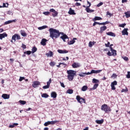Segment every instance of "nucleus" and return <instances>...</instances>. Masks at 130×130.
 <instances>
[{"mask_svg": "<svg viewBox=\"0 0 130 130\" xmlns=\"http://www.w3.org/2000/svg\"><path fill=\"white\" fill-rule=\"evenodd\" d=\"M50 33V37L52 38V39H56V38H58L59 37V30L51 28L49 29Z\"/></svg>", "mask_w": 130, "mask_h": 130, "instance_id": "nucleus-1", "label": "nucleus"}, {"mask_svg": "<svg viewBox=\"0 0 130 130\" xmlns=\"http://www.w3.org/2000/svg\"><path fill=\"white\" fill-rule=\"evenodd\" d=\"M68 79L69 81H72L74 80V78H75V76L77 74V71H75L74 70H70L67 71Z\"/></svg>", "mask_w": 130, "mask_h": 130, "instance_id": "nucleus-2", "label": "nucleus"}, {"mask_svg": "<svg viewBox=\"0 0 130 130\" xmlns=\"http://www.w3.org/2000/svg\"><path fill=\"white\" fill-rule=\"evenodd\" d=\"M101 110L105 111V112L107 113V112L111 111V108H110V107L108 106L107 104H104L101 107Z\"/></svg>", "mask_w": 130, "mask_h": 130, "instance_id": "nucleus-3", "label": "nucleus"}, {"mask_svg": "<svg viewBox=\"0 0 130 130\" xmlns=\"http://www.w3.org/2000/svg\"><path fill=\"white\" fill-rule=\"evenodd\" d=\"M20 39H21L20 35L15 34L12 36L11 42L12 43L13 42H16V40H20Z\"/></svg>", "mask_w": 130, "mask_h": 130, "instance_id": "nucleus-4", "label": "nucleus"}, {"mask_svg": "<svg viewBox=\"0 0 130 130\" xmlns=\"http://www.w3.org/2000/svg\"><path fill=\"white\" fill-rule=\"evenodd\" d=\"M76 100H77L78 103H80V104H83V103H86V100H85V99H83L80 95L76 96Z\"/></svg>", "mask_w": 130, "mask_h": 130, "instance_id": "nucleus-5", "label": "nucleus"}, {"mask_svg": "<svg viewBox=\"0 0 130 130\" xmlns=\"http://www.w3.org/2000/svg\"><path fill=\"white\" fill-rule=\"evenodd\" d=\"M56 122H59V121H48L47 122H45L44 125H45V126H48V125H49V124H55Z\"/></svg>", "mask_w": 130, "mask_h": 130, "instance_id": "nucleus-6", "label": "nucleus"}, {"mask_svg": "<svg viewBox=\"0 0 130 130\" xmlns=\"http://www.w3.org/2000/svg\"><path fill=\"white\" fill-rule=\"evenodd\" d=\"M102 72V70H92L90 72H87V75H92V74H99V73H101Z\"/></svg>", "mask_w": 130, "mask_h": 130, "instance_id": "nucleus-7", "label": "nucleus"}, {"mask_svg": "<svg viewBox=\"0 0 130 130\" xmlns=\"http://www.w3.org/2000/svg\"><path fill=\"white\" fill-rule=\"evenodd\" d=\"M39 85H40V82L39 81H36L33 82L32 86L34 88H37V86H39Z\"/></svg>", "mask_w": 130, "mask_h": 130, "instance_id": "nucleus-8", "label": "nucleus"}, {"mask_svg": "<svg viewBox=\"0 0 130 130\" xmlns=\"http://www.w3.org/2000/svg\"><path fill=\"white\" fill-rule=\"evenodd\" d=\"M15 22H17V19L8 20L4 23V25H8V24H11V23H15Z\"/></svg>", "mask_w": 130, "mask_h": 130, "instance_id": "nucleus-9", "label": "nucleus"}, {"mask_svg": "<svg viewBox=\"0 0 130 130\" xmlns=\"http://www.w3.org/2000/svg\"><path fill=\"white\" fill-rule=\"evenodd\" d=\"M110 50L112 52V54L113 55V56H116V50L115 49H113V48H112V47H110Z\"/></svg>", "mask_w": 130, "mask_h": 130, "instance_id": "nucleus-10", "label": "nucleus"}, {"mask_svg": "<svg viewBox=\"0 0 130 130\" xmlns=\"http://www.w3.org/2000/svg\"><path fill=\"white\" fill-rule=\"evenodd\" d=\"M76 40H77V38H74L72 40L70 41V42H68V44L69 45H72L76 42Z\"/></svg>", "mask_w": 130, "mask_h": 130, "instance_id": "nucleus-11", "label": "nucleus"}, {"mask_svg": "<svg viewBox=\"0 0 130 130\" xmlns=\"http://www.w3.org/2000/svg\"><path fill=\"white\" fill-rule=\"evenodd\" d=\"M61 39L63 41V42H66V39H69V37L67 35H64L60 37Z\"/></svg>", "mask_w": 130, "mask_h": 130, "instance_id": "nucleus-12", "label": "nucleus"}, {"mask_svg": "<svg viewBox=\"0 0 130 130\" xmlns=\"http://www.w3.org/2000/svg\"><path fill=\"white\" fill-rule=\"evenodd\" d=\"M51 97L52 98H53L54 99H55V98L57 97V94H56V92H55V91H53L51 93Z\"/></svg>", "mask_w": 130, "mask_h": 130, "instance_id": "nucleus-13", "label": "nucleus"}, {"mask_svg": "<svg viewBox=\"0 0 130 130\" xmlns=\"http://www.w3.org/2000/svg\"><path fill=\"white\" fill-rule=\"evenodd\" d=\"M3 99H10V94L4 93L2 96Z\"/></svg>", "mask_w": 130, "mask_h": 130, "instance_id": "nucleus-14", "label": "nucleus"}, {"mask_svg": "<svg viewBox=\"0 0 130 130\" xmlns=\"http://www.w3.org/2000/svg\"><path fill=\"white\" fill-rule=\"evenodd\" d=\"M106 29H107V27L105 25L101 27L100 33H103V31H105V30H106Z\"/></svg>", "mask_w": 130, "mask_h": 130, "instance_id": "nucleus-15", "label": "nucleus"}, {"mask_svg": "<svg viewBox=\"0 0 130 130\" xmlns=\"http://www.w3.org/2000/svg\"><path fill=\"white\" fill-rule=\"evenodd\" d=\"M47 41V40H46V39H42L41 42V45H43V46H45V45H46Z\"/></svg>", "mask_w": 130, "mask_h": 130, "instance_id": "nucleus-16", "label": "nucleus"}, {"mask_svg": "<svg viewBox=\"0 0 130 130\" xmlns=\"http://www.w3.org/2000/svg\"><path fill=\"white\" fill-rule=\"evenodd\" d=\"M128 28H124V29L122 31V35H128V32H127Z\"/></svg>", "mask_w": 130, "mask_h": 130, "instance_id": "nucleus-17", "label": "nucleus"}, {"mask_svg": "<svg viewBox=\"0 0 130 130\" xmlns=\"http://www.w3.org/2000/svg\"><path fill=\"white\" fill-rule=\"evenodd\" d=\"M68 14H69V15H76V13H75V10H73L72 8H70Z\"/></svg>", "mask_w": 130, "mask_h": 130, "instance_id": "nucleus-18", "label": "nucleus"}, {"mask_svg": "<svg viewBox=\"0 0 130 130\" xmlns=\"http://www.w3.org/2000/svg\"><path fill=\"white\" fill-rule=\"evenodd\" d=\"M8 34H7L6 32H4L3 34H0V39L2 40L3 38H5V37H7Z\"/></svg>", "mask_w": 130, "mask_h": 130, "instance_id": "nucleus-19", "label": "nucleus"}, {"mask_svg": "<svg viewBox=\"0 0 130 130\" xmlns=\"http://www.w3.org/2000/svg\"><path fill=\"white\" fill-rule=\"evenodd\" d=\"M57 51L58 53H61V54L68 53V52H69L67 50H62L58 49Z\"/></svg>", "mask_w": 130, "mask_h": 130, "instance_id": "nucleus-20", "label": "nucleus"}, {"mask_svg": "<svg viewBox=\"0 0 130 130\" xmlns=\"http://www.w3.org/2000/svg\"><path fill=\"white\" fill-rule=\"evenodd\" d=\"M72 67H73V68H74V69H77V68H79L80 63L74 62L72 64Z\"/></svg>", "mask_w": 130, "mask_h": 130, "instance_id": "nucleus-21", "label": "nucleus"}, {"mask_svg": "<svg viewBox=\"0 0 130 130\" xmlns=\"http://www.w3.org/2000/svg\"><path fill=\"white\" fill-rule=\"evenodd\" d=\"M100 20H102V18L98 16H95V17L92 19L93 22H95V21H100Z\"/></svg>", "mask_w": 130, "mask_h": 130, "instance_id": "nucleus-22", "label": "nucleus"}, {"mask_svg": "<svg viewBox=\"0 0 130 130\" xmlns=\"http://www.w3.org/2000/svg\"><path fill=\"white\" fill-rule=\"evenodd\" d=\"M106 35H108V36H112V37H115V34L111 31L106 32Z\"/></svg>", "mask_w": 130, "mask_h": 130, "instance_id": "nucleus-23", "label": "nucleus"}, {"mask_svg": "<svg viewBox=\"0 0 130 130\" xmlns=\"http://www.w3.org/2000/svg\"><path fill=\"white\" fill-rule=\"evenodd\" d=\"M46 55L47 57H51V56H53V52H52V51H50L49 53H47Z\"/></svg>", "mask_w": 130, "mask_h": 130, "instance_id": "nucleus-24", "label": "nucleus"}, {"mask_svg": "<svg viewBox=\"0 0 130 130\" xmlns=\"http://www.w3.org/2000/svg\"><path fill=\"white\" fill-rule=\"evenodd\" d=\"M104 122V120H95V122H96L98 124H102L103 122Z\"/></svg>", "mask_w": 130, "mask_h": 130, "instance_id": "nucleus-25", "label": "nucleus"}, {"mask_svg": "<svg viewBox=\"0 0 130 130\" xmlns=\"http://www.w3.org/2000/svg\"><path fill=\"white\" fill-rule=\"evenodd\" d=\"M82 91L83 92H85V91H87L88 90V86L87 85H84L81 89Z\"/></svg>", "mask_w": 130, "mask_h": 130, "instance_id": "nucleus-26", "label": "nucleus"}, {"mask_svg": "<svg viewBox=\"0 0 130 130\" xmlns=\"http://www.w3.org/2000/svg\"><path fill=\"white\" fill-rule=\"evenodd\" d=\"M20 33L23 37H26V36H27V34H26V32H25L24 30H21Z\"/></svg>", "mask_w": 130, "mask_h": 130, "instance_id": "nucleus-27", "label": "nucleus"}, {"mask_svg": "<svg viewBox=\"0 0 130 130\" xmlns=\"http://www.w3.org/2000/svg\"><path fill=\"white\" fill-rule=\"evenodd\" d=\"M88 73H82L81 74H78V76H79V77H85L86 75H88L89 74H87Z\"/></svg>", "mask_w": 130, "mask_h": 130, "instance_id": "nucleus-28", "label": "nucleus"}, {"mask_svg": "<svg viewBox=\"0 0 130 130\" xmlns=\"http://www.w3.org/2000/svg\"><path fill=\"white\" fill-rule=\"evenodd\" d=\"M47 28V25H43L42 26L39 27L38 29L39 30H43V29H46Z\"/></svg>", "mask_w": 130, "mask_h": 130, "instance_id": "nucleus-29", "label": "nucleus"}, {"mask_svg": "<svg viewBox=\"0 0 130 130\" xmlns=\"http://www.w3.org/2000/svg\"><path fill=\"white\" fill-rule=\"evenodd\" d=\"M37 51V48L36 47H33L31 49V53H35Z\"/></svg>", "mask_w": 130, "mask_h": 130, "instance_id": "nucleus-30", "label": "nucleus"}, {"mask_svg": "<svg viewBox=\"0 0 130 130\" xmlns=\"http://www.w3.org/2000/svg\"><path fill=\"white\" fill-rule=\"evenodd\" d=\"M98 86H99V84H98V83H95V84H94L93 87L91 88V90H95V89H97Z\"/></svg>", "mask_w": 130, "mask_h": 130, "instance_id": "nucleus-31", "label": "nucleus"}, {"mask_svg": "<svg viewBox=\"0 0 130 130\" xmlns=\"http://www.w3.org/2000/svg\"><path fill=\"white\" fill-rule=\"evenodd\" d=\"M126 18H129L130 17V11H127L124 13Z\"/></svg>", "mask_w": 130, "mask_h": 130, "instance_id": "nucleus-32", "label": "nucleus"}, {"mask_svg": "<svg viewBox=\"0 0 130 130\" xmlns=\"http://www.w3.org/2000/svg\"><path fill=\"white\" fill-rule=\"evenodd\" d=\"M42 98H48L49 97V95L47 94V93H43L42 94Z\"/></svg>", "mask_w": 130, "mask_h": 130, "instance_id": "nucleus-33", "label": "nucleus"}, {"mask_svg": "<svg viewBox=\"0 0 130 130\" xmlns=\"http://www.w3.org/2000/svg\"><path fill=\"white\" fill-rule=\"evenodd\" d=\"M95 43V42H89L88 44L89 47H92V46H93V45H94Z\"/></svg>", "mask_w": 130, "mask_h": 130, "instance_id": "nucleus-34", "label": "nucleus"}, {"mask_svg": "<svg viewBox=\"0 0 130 130\" xmlns=\"http://www.w3.org/2000/svg\"><path fill=\"white\" fill-rule=\"evenodd\" d=\"M92 83H93V84H97V83H99V80H98V79L93 78L92 79Z\"/></svg>", "mask_w": 130, "mask_h": 130, "instance_id": "nucleus-35", "label": "nucleus"}, {"mask_svg": "<svg viewBox=\"0 0 130 130\" xmlns=\"http://www.w3.org/2000/svg\"><path fill=\"white\" fill-rule=\"evenodd\" d=\"M58 15V12H57V11L54 12L52 14V17H53L54 18H55V17H57V16Z\"/></svg>", "mask_w": 130, "mask_h": 130, "instance_id": "nucleus-36", "label": "nucleus"}, {"mask_svg": "<svg viewBox=\"0 0 130 130\" xmlns=\"http://www.w3.org/2000/svg\"><path fill=\"white\" fill-rule=\"evenodd\" d=\"M67 93L68 94H73L74 93V90L73 89H68L67 91Z\"/></svg>", "mask_w": 130, "mask_h": 130, "instance_id": "nucleus-37", "label": "nucleus"}, {"mask_svg": "<svg viewBox=\"0 0 130 130\" xmlns=\"http://www.w3.org/2000/svg\"><path fill=\"white\" fill-rule=\"evenodd\" d=\"M51 82H52L51 78H50L49 79V81L48 82H47V85H48L49 87H50V84H51Z\"/></svg>", "mask_w": 130, "mask_h": 130, "instance_id": "nucleus-38", "label": "nucleus"}, {"mask_svg": "<svg viewBox=\"0 0 130 130\" xmlns=\"http://www.w3.org/2000/svg\"><path fill=\"white\" fill-rule=\"evenodd\" d=\"M24 54H27V55H30L31 53H32V52L31 51H27L25 52H24Z\"/></svg>", "mask_w": 130, "mask_h": 130, "instance_id": "nucleus-39", "label": "nucleus"}, {"mask_svg": "<svg viewBox=\"0 0 130 130\" xmlns=\"http://www.w3.org/2000/svg\"><path fill=\"white\" fill-rule=\"evenodd\" d=\"M19 103L21 104L22 105H25L26 104V101H19Z\"/></svg>", "mask_w": 130, "mask_h": 130, "instance_id": "nucleus-40", "label": "nucleus"}, {"mask_svg": "<svg viewBox=\"0 0 130 130\" xmlns=\"http://www.w3.org/2000/svg\"><path fill=\"white\" fill-rule=\"evenodd\" d=\"M3 8H8L9 7V3H3Z\"/></svg>", "mask_w": 130, "mask_h": 130, "instance_id": "nucleus-41", "label": "nucleus"}, {"mask_svg": "<svg viewBox=\"0 0 130 130\" xmlns=\"http://www.w3.org/2000/svg\"><path fill=\"white\" fill-rule=\"evenodd\" d=\"M111 85H113V86H116V85H117V81H114L113 82H111Z\"/></svg>", "mask_w": 130, "mask_h": 130, "instance_id": "nucleus-42", "label": "nucleus"}, {"mask_svg": "<svg viewBox=\"0 0 130 130\" xmlns=\"http://www.w3.org/2000/svg\"><path fill=\"white\" fill-rule=\"evenodd\" d=\"M49 64L51 67H54L55 66V62L54 61H51Z\"/></svg>", "mask_w": 130, "mask_h": 130, "instance_id": "nucleus-43", "label": "nucleus"}, {"mask_svg": "<svg viewBox=\"0 0 130 130\" xmlns=\"http://www.w3.org/2000/svg\"><path fill=\"white\" fill-rule=\"evenodd\" d=\"M43 14L44 15H45V16H48V15H49V14H50V12H48V11L44 12H43Z\"/></svg>", "mask_w": 130, "mask_h": 130, "instance_id": "nucleus-44", "label": "nucleus"}, {"mask_svg": "<svg viewBox=\"0 0 130 130\" xmlns=\"http://www.w3.org/2000/svg\"><path fill=\"white\" fill-rule=\"evenodd\" d=\"M96 25H101V23H100V22H98L94 21V22L93 24H92V26H96Z\"/></svg>", "mask_w": 130, "mask_h": 130, "instance_id": "nucleus-45", "label": "nucleus"}, {"mask_svg": "<svg viewBox=\"0 0 130 130\" xmlns=\"http://www.w3.org/2000/svg\"><path fill=\"white\" fill-rule=\"evenodd\" d=\"M126 25V23H122L119 25V27H121L122 28H124V26Z\"/></svg>", "mask_w": 130, "mask_h": 130, "instance_id": "nucleus-46", "label": "nucleus"}, {"mask_svg": "<svg viewBox=\"0 0 130 130\" xmlns=\"http://www.w3.org/2000/svg\"><path fill=\"white\" fill-rule=\"evenodd\" d=\"M128 89H127V88L126 87L125 89H122L121 92H122V93L123 92H128Z\"/></svg>", "mask_w": 130, "mask_h": 130, "instance_id": "nucleus-47", "label": "nucleus"}, {"mask_svg": "<svg viewBox=\"0 0 130 130\" xmlns=\"http://www.w3.org/2000/svg\"><path fill=\"white\" fill-rule=\"evenodd\" d=\"M122 58H123L124 60H125V61H127V60H128V58L126 56L122 57Z\"/></svg>", "mask_w": 130, "mask_h": 130, "instance_id": "nucleus-48", "label": "nucleus"}, {"mask_svg": "<svg viewBox=\"0 0 130 130\" xmlns=\"http://www.w3.org/2000/svg\"><path fill=\"white\" fill-rule=\"evenodd\" d=\"M103 5V2H100L96 5V7H98V8H99V7H101V6H102Z\"/></svg>", "mask_w": 130, "mask_h": 130, "instance_id": "nucleus-49", "label": "nucleus"}, {"mask_svg": "<svg viewBox=\"0 0 130 130\" xmlns=\"http://www.w3.org/2000/svg\"><path fill=\"white\" fill-rule=\"evenodd\" d=\"M108 23H109V22H108V21H106L105 22H102V23H101V25H103L104 26L105 25H107V24H108Z\"/></svg>", "mask_w": 130, "mask_h": 130, "instance_id": "nucleus-50", "label": "nucleus"}, {"mask_svg": "<svg viewBox=\"0 0 130 130\" xmlns=\"http://www.w3.org/2000/svg\"><path fill=\"white\" fill-rule=\"evenodd\" d=\"M60 84V86L62 87V88H66V86H64V84L63 83V82H59Z\"/></svg>", "mask_w": 130, "mask_h": 130, "instance_id": "nucleus-51", "label": "nucleus"}, {"mask_svg": "<svg viewBox=\"0 0 130 130\" xmlns=\"http://www.w3.org/2000/svg\"><path fill=\"white\" fill-rule=\"evenodd\" d=\"M23 80H25V77H20L19 79V82H22V81H23Z\"/></svg>", "mask_w": 130, "mask_h": 130, "instance_id": "nucleus-52", "label": "nucleus"}, {"mask_svg": "<svg viewBox=\"0 0 130 130\" xmlns=\"http://www.w3.org/2000/svg\"><path fill=\"white\" fill-rule=\"evenodd\" d=\"M126 78L127 79H130V72L129 71H128L127 72V74L126 75Z\"/></svg>", "mask_w": 130, "mask_h": 130, "instance_id": "nucleus-53", "label": "nucleus"}, {"mask_svg": "<svg viewBox=\"0 0 130 130\" xmlns=\"http://www.w3.org/2000/svg\"><path fill=\"white\" fill-rule=\"evenodd\" d=\"M89 8H90V7H88V6L86 8V12L87 13H90V9Z\"/></svg>", "mask_w": 130, "mask_h": 130, "instance_id": "nucleus-54", "label": "nucleus"}, {"mask_svg": "<svg viewBox=\"0 0 130 130\" xmlns=\"http://www.w3.org/2000/svg\"><path fill=\"white\" fill-rule=\"evenodd\" d=\"M107 55H108L109 56H113L112 53L110 52V51H109L107 53Z\"/></svg>", "mask_w": 130, "mask_h": 130, "instance_id": "nucleus-55", "label": "nucleus"}, {"mask_svg": "<svg viewBox=\"0 0 130 130\" xmlns=\"http://www.w3.org/2000/svg\"><path fill=\"white\" fill-rule=\"evenodd\" d=\"M110 42H108L107 44H105L106 47H110Z\"/></svg>", "mask_w": 130, "mask_h": 130, "instance_id": "nucleus-56", "label": "nucleus"}, {"mask_svg": "<svg viewBox=\"0 0 130 130\" xmlns=\"http://www.w3.org/2000/svg\"><path fill=\"white\" fill-rule=\"evenodd\" d=\"M111 87L112 90H115L116 88H115V86L114 85L111 84Z\"/></svg>", "mask_w": 130, "mask_h": 130, "instance_id": "nucleus-57", "label": "nucleus"}, {"mask_svg": "<svg viewBox=\"0 0 130 130\" xmlns=\"http://www.w3.org/2000/svg\"><path fill=\"white\" fill-rule=\"evenodd\" d=\"M22 48H23V49H26V48H27V47L26 46V45L24 44H22Z\"/></svg>", "mask_w": 130, "mask_h": 130, "instance_id": "nucleus-58", "label": "nucleus"}, {"mask_svg": "<svg viewBox=\"0 0 130 130\" xmlns=\"http://www.w3.org/2000/svg\"><path fill=\"white\" fill-rule=\"evenodd\" d=\"M49 88V86L48 85H45L43 87V89H48Z\"/></svg>", "mask_w": 130, "mask_h": 130, "instance_id": "nucleus-59", "label": "nucleus"}, {"mask_svg": "<svg viewBox=\"0 0 130 130\" xmlns=\"http://www.w3.org/2000/svg\"><path fill=\"white\" fill-rule=\"evenodd\" d=\"M50 12H51V13H55V12H56V11H55V10L53 9H50Z\"/></svg>", "mask_w": 130, "mask_h": 130, "instance_id": "nucleus-60", "label": "nucleus"}, {"mask_svg": "<svg viewBox=\"0 0 130 130\" xmlns=\"http://www.w3.org/2000/svg\"><path fill=\"white\" fill-rule=\"evenodd\" d=\"M107 16H110V17H111L112 16V14H111V13H110V12H107Z\"/></svg>", "mask_w": 130, "mask_h": 130, "instance_id": "nucleus-61", "label": "nucleus"}, {"mask_svg": "<svg viewBox=\"0 0 130 130\" xmlns=\"http://www.w3.org/2000/svg\"><path fill=\"white\" fill-rule=\"evenodd\" d=\"M116 77H117V76L114 73L111 76V78H116Z\"/></svg>", "mask_w": 130, "mask_h": 130, "instance_id": "nucleus-62", "label": "nucleus"}, {"mask_svg": "<svg viewBox=\"0 0 130 130\" xmlns=\"http://www.w3.org/2000/svg\"><path fill=\"white\" fill-rule=\"evenodd\" d=\"M75 6H76V7H80V6H81V4H80V3H79L77 2L75 4Z\"/></svg>", "mask_w": 130, "mask_h": 130, "instance_id": "nucleus-63", "label": "nucleus"}, {"mask_svg": "<svg viewBox=\"0 0 130 130\" xmlns=\"http://www.w3.org/2000/svg\"><path fill=\"white\" fill-rule=\"evenodd\" d=\"M9 127H10L11 128H13V127H15V126H14V124H11L9 125Z\"/></svg>", "mask_w": 130, "mask_h": 130, "instance_id": "nucleus-64", "label": "nucleus"}]
</instances>
